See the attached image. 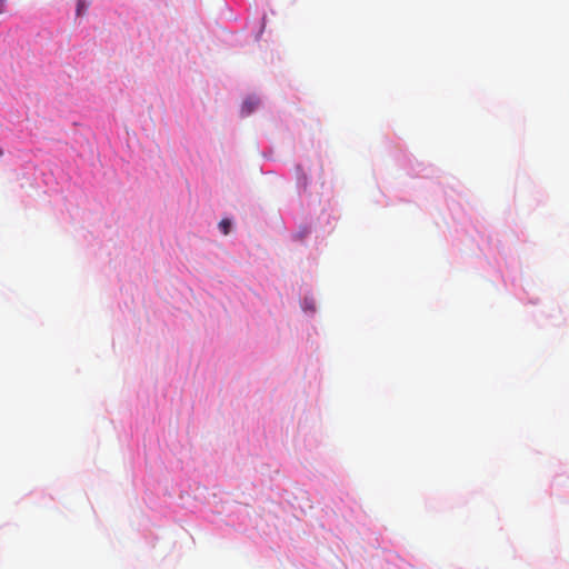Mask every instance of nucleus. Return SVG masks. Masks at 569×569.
I'll list each match as a JSON object with an SVG mask.
<instances>
[{"label":"nucleus","instance_id":"nucleus-1","mask_svg":"<svg viewBox=\"0 0 569 569\" xmlns=\"http://www.w3.org/2000/svg\"><path fill=\"white\" fill-rule=\"evenodd\" d=\"M259 104V100L256 98H248L242 104V113L250 114Z\"/></svg>","mask_w":569,"mask_h":569},{"label":"nucleus","instance_id":"nucleus-2","mask_svg":"<svg viewBox=\"0 0 569 569\" xmlns=\"http://www.w3.org/2000/svg\"><path fill=\"white\" fill-rule=\"evenodd\" d=\"M230 228H231V221L229 219H222L219 222V229L221 230V232L224 236H227L230 232Z\"/></svg>","mask_w":569,"mask_h":569},{"label":"nucleus","instance_id":"nucleus-3","mask_svg":"<svg viewBox=\"0 0 569 569\" xmlns=\"http://www.w3.org/2000/svg\"><path fill=\"white\" fill-rule=\"evenodd\" d=\"M88 8L86 0L77 1V16H81Z\"/></svg>","mask_w":569,"mask_h":569},{"label":"nucleus","instance_id":"nucleus-4","mask_svg":"<svg viewBox=\"0 0 569 569\" xmlns=\"http://www.w3.org/2000/svg\"><path fill=\"white\" fill-rule=\"evenodd\" d=\"M7 0H0V14H2L6 10Z\"/></svg>","mask_w":569,"mask_h":569},{"label":"nucleus","instance_id":"nucleus-5","mask_svg":"<svg viewBox=\"0 0 569 569\" xmlns=\"http://www.w3.org/2000/svg\"><path fill=\"white\" fill-rule=\"evenodd\" d=\"M2 154H3V151L0 149V156H2Z\"/></svg>","mask_w":569,"mask_h":569}]
</instances>
